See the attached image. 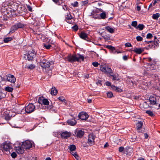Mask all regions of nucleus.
I'll use <instances>...</instances> for the list:
<instances>
[{"label": "nucleus", "instance_id": "nucleus-17", "mask_svg": "<svg viewBox=\"0 0 160 160\" xmlns=\"http://www.w3.org/2000/svg\"><path fill=\"white\" fill-rule=\"evenodd\" d=\"M75 118L73 117V118L71 119H68V120L67 122L68 123V124L71 126H74L75 125L76 123H77V121L75 120Z\"/></svg>", "mask_w": 160, "mask_h": 160}, {"label": "nucleus", "instance_id": "nucleus-44", "mask_svg": "<svg viewBox=\"0 0 160 160\" xmlns=\"http://www.w3.org/2000/svg\"><path fill=\"white\" fill-rule=\"evenodd\" d=\"M136 39L138 41H141L142 40V38L140 36H137Z\"/></svg>", "mask_w": 160, "mask_h": 160}, {"label": "nucleus", "instance_id": "nucleus-32", "mask_svg": "<svg viewBox=\"0 0 160 160\" xmlns=\"http://www.w3.org/2000/svg\"><path fill=\"white\" fill-rule=\"evenodd\" d=\"M146 113L151 117L153 116L154 115L153 112L150 110L146 111Z\"/></svg>", "mask_w": 160, "mask_h": 160}, {"label": "nucleus", "instance_id": "nucleus-47", "mask_svg": "<svg viewBox=\"0 0 160 160\" xmlns=\"http://www.w3.org/2000/svg\"><path fill=\"white\" fill-rule=\"evenodd\" d=\"M125 46L126 47H129L132 46L131 44L129 42H127L126 43Z\"/></svg>", "mask_w": 160, "mask_h": 160}, {"label": "nucleus", "instance_id": "nucleus-56", "mask_svg": "<svg viewBox=\"0 0 160 160\" xmlns=\"http://www.w3.org/2000/svg\"><path fill=\"white\" fill-rule=\"evenodd\" d=\"M144 136L145 138H147L148 137V135L146 133L144 134Z\"/></svg>", "mask_w": 160, "mask_h": 160}, {"label": "nucleus", "instance_id": "nucleus-23", "mask_svg": "<svg viewBox=\"0 0 160 160\" xmlns=\"http://www.w3.org/2000/svg\"><path fill=\"white\" fill-rule=\"evenodd\" d=\"M58 93L57 90L55 87H52L51 88L50 93L52 95H55Z\"/></svg>", "mask_w": 160, "mask_h": 160}, {"label": "nucleus", "instance_id": "nucleus-22", "mask_svg": "<svg viewBox=\"0 0 160 160\" xmlns=\"http://www.w3.org/2000/svg\"><path fill=\"white\" fill-rule=\"evenodd\" d=\"M79 36L81 38L85 40H86L88 38L87 34L84 32H81L79 34Z\"/></svg>", "mask_w": 160, "mask_h": 160}, {"label": "nucleus", "instance_id": "nucleus-6", "mask_svg": "<svg viewBox=\"0 0 160 160\" xmlns=\"http://www.w3.org/2000/svg\"><path fill=\"white\" fill-rule=\"evenodd\" d=\"M71 154L74 157L78 160L79 159V157L78 156L77 152L75 151L76 149L75 146L74 145H71L69 147Z\"/></svg>", "mask_w": 160, "mask_h": 160}, {"label": "nucleus", "instance_id": "nucleus-15", "mask_svg": "<svg viewBox=\"0 0 160 160\" xmlns=\"http://www.w3.org/2000/svg\"><path fill=\"white\" fill-rule=\"evenodd\" d=\"M3 150L6 151L7 152L9 153L10 150L12 149L11 144L9 143H5L3 145Z\"/></svg>", "mask_w": 160, "mask_h": 160}, {"label": "nucleus", "instance_id": "nucleus-12", "mask_svg": "<svg viewBox=\"0 0 160 160\" xmlns=\"http://www.w3.org/2000/svg\"><path fill=\"white\" fill-rule=\"evenodd\" d=\"M71 133L67 131H65L61 133V138L64 139H67L70 137Z\"/></svg>", "mask_w": 160, "mask_h": 160}, {"label": "nucleus", "instance_id": "nucleus-53", "mask_svg": "<svg viewBox=\"0 0 160 160\" xmlns=\"http://www.w3.org/2000/svg\"><path fill=\"white\" fill-rule=\"evenodd\" d=\"M98 5L99 6H101L102 5V2H99L98 3Z\"/></svg>", "mask_w": 160, "mask_h": 160}, {"label": "nucleus", "instance_id": "nucleus-37", "mask_svg": "<svg viewBox=\"0 0 160 160\" xmlns=\"http://www.w3.org/2000/svg\"><path fill=\"white\" fill-rule=\"evenodd\" d=\"M6 97L5 94L2 92H0V100L3 98Z\"/></svg>", "mask_w": 160, "mask_h": 160}, {"label": "nucleus", "instance_id": "nucleus-13", "mask_svg": "<svg viewBox=\"0 0 160 160\" xmlns=\"http://www.w3.org/2000/svg\"><path fill=\"white\" fill-rule=\"evenodd\" d=\"M78 116L80 119L83 120H86L88 117V115L87 113L83 112L80 113Z\"/></svg>", "mask_w": 160, "mask_h": 160}, {"label": "nucleus", "instance_id": "nucleus-55", "mask_svg": "<svg viewBox=\"0 0 160 160\" xmlns=\"http://www.w3.org/2000/svg\"><path fill=\"white\" fill-rule=\"evenodd\" d=\"M137 10L138 11H139L141 9V7L140 6H137Z\"/></svg>", "mask_w": 160, "mask_h": 160}, {"label": "nucleus", "instance_id": "nucleus-1", "mask_svg": "<svg viewBox=\"0 0 160 160\" xmlns=\"http://www.w3.org/2000/svg\"><path fill=\"white\" fill-rule=\"evenodd\" d=\"M84 58L83 56L79 54L74 55H69L67 57L68 61L70 62H73L76 61H83Z\"/></svg>", "mask_w": 160, "mask_h": 160}, {"label": "nucleus", "instance_id": "nucleus-41", "mask_svg": "<svg viewBox=\"0 0 160 160\" xmlns=\"http://www.w3.org/2000/svg\"><path fill=\"white\" fill-rule=\"evenodd\" d=\"M58 98L59 100L62 102H65L66 101L65 98L63 97H59Z\"/></svg>", "mask_w": 160, "mask_h": 160}, {"label": "nucleus", "instance_id": "nucleus-42", "mask_svg": "<svg viewBox=\"0 0 160 160\" xmlns=\"http://www.w3.org/2000/svg\"><path fill=\"white\" fill-rule=\"evenodd\" d=\"M35 66L33 64H30L27 67L28 68L30 69H32L35 68Z\"/></svg>", "mask_w": 160, "mask_h": 160}, {"label": "nucleus", "instance_id": "nucleus-59", "mask_svg": "<svg viewBox=\"0 0 160 160\" xmlns=\"http://www.w3.org/2000/svg\"><path fill=\"white\" fill-rule=\"evenodd\" d=\"M147 60L149 62H151L152 61V59L150 58H147Z\"/></svg>", "mask_w": 160, "mask_h": 160}, {"label": "nucleus", "instance_id": "nucleus-27", "mask_svg": "<svg viewBox=\"0 0 160 160\" xmlns=\"http://www.w3.org/2000/svg\"><path fill=\"white\" fill-rule=\"evenodd\" d=\"M5 90L6 91L9 92H12L13 90V88L9 86H7L5 87Z\"/></svg>", "mask_w": 160, "mask_h": 160}, {"label": "nucleus", "instance_id": "nucleus-50", "mask_svg": "<svg viewBox=\"0 0 160 160\" xmlns=\"http://www.w3.org/2000/svg\"><path fill=\"white\" fill-rule=\"evenodd\" d=\"M27 8H28V10L29 11H32V8H31V7L29 6H27Z\"/></svg>", "mask_w": 160, "mask_h": 160}, {"label": "nucleus", "instance_id": "nucleus-24", "mask_svg": "<svg viewBox=\"0 0 160 160\" xmlns=\"http://www.w3.org/2000/svg\"><path fill=\"white\" fill-rule=\"evenodd\" d=\"M143 125V123L141 121H139L137 124V130H140L142 128Z\"/></svg>", "mask_w": 160, "mask_h": 160}, {"label": "nucleus", "instance_id": "nucleus-60", "mask_svg": "<svg viewBox=\"0 0 160 160\" xmlns=\"http://www.w3.org/2000/svg\"><path fill=\"white\" fill-rule=\"evenodd\" d=\"M92 102V100L91 99H88V102L89 103H91Z\"/></svg>", "mask_w": 160, "mask_h": 160}, {"label": "nucleus", "instance_id": "nucleus-18", "mask_svg": "<svg viewBox=\"0 0 160 160\" xmlns=\"http://www.w3.org/2000/svg\"><path fill=\"white\" fill-rule=\"evenodd\" d=\"M75 134L77 137L81 138L83 135L84 132L80 130H77L75 131Z\"/></svg>", "mask_w": 160, "mask_h": 160}, {"label": "nucleus", "instance_id": "nucleus-28", "mask_svg": "<svg viewBox=\"0 0 160 160\" xmlns=\"http://www.w3.org/2000/svg\"><path fill=\"white\" fill-rule=\"evenodd\" d=\"M12 39V38L11 37H8L4 38L3 41L5 43H7L9 41H11Z\"/></svg>", "mask_w": 160, "mask_h": 160}, {"label": "nucleus", "instance_id": "nucleus-20", "mask_svg": "<svg viewBox=\"0 0 160 160\" xmlns=\"http://www.w3.org/2000/svg\"><path fill=\"white\" fill-rule=\"evenodd\" d=\"M132 51L136 53L140 54L142 53L144 49L142 48H136L132 50Z\"/></svg>", "mask_w": 160, "mask_h": 160}, {"label": "nucleus", "instance_id": "nucleus-26", "mask_svg": "<svg viewBox=\"0 0 160 160\" xmlns=\"http://www.w3.org/2000/svg\"><path fill=\"white\" fill-rule=\"evenodd\" d=\"M52 1L56 4L60 5L63 3L62 0H52Z\"/></svg>", "mask_w": 160, "mask_h": 160}, {"label": "nucleus", "instance_id": "nucleus-39", "mask_svg": "<svg viewBox=\"0 0 160 160\" xmlns=\"http://www.w3.org/2000/svg\"><path fill=\"white\" fill-rule=\"evenodd\" d=\"M153 37L152 34L151 33H148L146 36L147 39H151Z\"/></svg>", "mask_w": 160, "mask_h": 160}, {"label": "nucleus", "instance_id": "nucleus-2", "mask_svg": "<svg viewBox=\"0 0 160 160\" xmlns=\"http://www.w3.org/2000/svg\"><path fill=\"white\" fill-rule=\"evenodd\" d=\"M35 108V106L33 104L30 103L27 106L25 109H22L21 111H18V112L21 114H24L25 112L30 113L34 111Z\"/></svg>", "mask_w": 160, "mask_h": 160}, {"label": "nucleus", "instance_id": "nucleus-63", "mask_svg": "<svg viewBox=\"0 0 160 160\" xmlns=\"http://www.w3.org/2000/svg\"><path fill=\"white\" fill-rule=\"evenodd\" d=\"M45 160H51V159L50 158L48 157Z\"/></svg>", "mask_w": 160, "mask_h": 160}, {"label": "nucleus", "instance_id": "nucleus-40", "mask_svg": "<svg viewBox=\"0 0 160 160\" xmlns=\"http://www.w3.org/2000/svg\"><path fill=\"white\" fill-rule=\"evenodd\" d=\"M72 29L73 30L76 31L78 29V27L77 25H75L72 27Z\"/></svg>", "mask_w": 160, "mask_h": 160}, {"label": "nucleus", "instance_id": "nucleus-58", "mask_svg": "<svg viewBox=\"0 0 160 160\" xmlns=\"http://www.w3.org/2000/svg\"><path fill=\"white\" fill-rule=\"evenodd\" d=\"M117 77L116 76H115L113 77L112 80H115L117 79Z\"/></svg>", "mask_w": 160, "mask_h": 160}, {"label": "nucleus", "instance_id": "nucleus-45", "mask_svg": "<svg viewBox=\"0 0 160 160\" xmlns=\"http://www.w3.org/2000/svg\"><path fill=\"white\" fill-rule=\"evenodd\" d=\"M92 65L95 67H98L99 64L97 62H94L92 63Z\"/></svg>", "mask_w": 160, "mask_h": 160}, {"label": "nucleus", "instance_id": "nucleus-43", "mask_svg": "<svg viewBox=\"0 0 160 160\" xmlns=\"http://www.w3.org/2000/svg\"><path fill=\"white\" fill-rule=\"evenodd\" d=\"M106 48H108L109 49L111 50H113L115 49L114 47L112 46L111 45H108L106 47Z\"/></svg>", "mask_w": 160, "mask_h": 160}, {"label": "nucleus", "instance_id": "nucleus-5", "mask_svg": "<svg viewBox=\"0 0 160 160\" xmlns=\"http://www.w3.org/2000/svg\"><path fill=\"white\" fill-rule=\"evenodd\" d=\"M100 70L106 73L110 74L112 72L111 68L106 65H102L100 67Z\"/></svg>", "mask_w": 160, "mask_h": 160}, {"label": "nucleus", "instance_id": "nucleus-3", "mask_svg": "<svg viewBox=\"0 0 160 160\" xmlns=\"http://www.w3.org/2000/svg\"><path fill=\"white\" fill-rule=\"evenodd\" d=\"M40 65L42 68L45 69V71L47 72L46 70H48V72H50V73H51V71L49 69L50 63L49 61L45 59H43L40 62Z\"/></svg>", "mask_w": 160, "mask_h": 160}, {"label": "nucleus", "instance_id": "nucleus-4", "mask_svg": "<svg viewBox=\"0 0 160 160\" xmlns=\"http://www.w3.org/2000/svg\"><path fill=\"white\" fill-rule=\"evenodd\" d=\"M25 25L24 24L21 22L17 23L11 27L10 29V32L12 33L19 28H22L24 27Z\"/></svg>", "mask_w": 160, "mask_h": 160}, {"label": "nucleus", "instance_id": "nucleus-35", "mask_svg": "<svg viewBox=\"0 0 160 160\" xmlns=\"http://www.w3.org/2000/svg\"><path fill=\"white\" fill-rule=\"evenodd\" d=\"M78 2L77 1H76L73 3H71V5L74 7H77L78 6Z\"/></svg>", "mask_w": 160, "mask_h": 160}, {"label": "nucleus", "instance_id": "nucleus-19", "mask_svg": "<svg viewBox=\"0 0 160 160\" xmlns=\"http://www.w3.org/2000/svg\"><path fill=\"white\" fill-rule=\"evenodd\" d=\"M24 148H22V147L19 146L16 148V150L18 154H21L24 152Z\"/></svg>", "mask_w": 160, "mask_h": 160}, {"label": "nucleus", "instance_id": "nucleus-57", "mask_svg": "<svg viewBox=\"0 0 160 160\" xmlns=\"http://www.w3.org/2000/svg\"><path fill=\"white\" fill-rule=\"evenodd\" d=\"M154 2L153 3V6H155V5L156 4V3L157 2V1L156 0H154Z\"/></svg>", "mask_w": 160, "mask_h": 160}, {"label": "nucleus", "instance_id": "nucleus-61", "mask_svg": "<svg viewBox=\"0 0 160 160\" xmlns=\"http://www.w3.org/2000/svg\"><path fill=\"white\" fill-rule=\"evenodd\" d=\"M154 44L156 46H158V43L157 42H156Z\"/></svg>", "mask_w": 160, "mask_h": 160}, {"label": "nucleus", "instance_id": "nucleus-31", "mask_svg": "<svg viewBox=\"0 0 160 160\" xmlns=\"http://www.w3.org/2000/svg\"><path fill=\"white\" fill-rule=\"evenodd\" d=\"M43 47L46 49H49L51 47V45L50 44L44 43Z\"/></svg>", "mask_w": 160, "mask_h": 160}, {"label": "nucleus", "instance_id": "nucleus-36", "mask_svg": "<svg viewBox=\"0 0 160 160\" xmlns=\"http://www.w3.org/2000/svg\"><path fill=\"white\" fill-rule=\"evenodd\" d=\"M107 97L109 98H111L113 97V94L111 92H109L107 93Z\"/></svg>", "mask_w": 160, "mask_h": 160}, {"label": "nucleus", "instance_id": "nucleus-51", "mask_svg": "<svg viewBox=\"0 0 160 160\" xmlns=\"http://www.w3.org/2000/svg\"><path fill=\"white\" fill-rule=\"evenodd\" d=\"M123 59L124 60H127L128 59V57L127 56H124L123 57Z\"/></svg>", "mask_w": 160, "mask_h": 160}, {"label": "nucleus", "instance_id": "nucleus-46", "mask_svg": "<svg viewBox=\"0 0 160 160\" xmlns=\"http://www.w3.org/2000/svg\"><path fill=\"white\" fill-rule=\"evenodd\" d=\"M11 156L13 158H14L16 157L17 156V154L15 152H13L11 154Z\"/></svg>", "mask_w": 160, "mask_h": 160}, {"label": "nucleus", "instance_id": "nucleus-33", "mask_svg": "<svg viewBox=\"0 0 160 160\" xmlns=\"http://www.w3.org/2000/svg\"><path fill=\"white\" fill-rule=\"evenodd\" d=\"M11 113L12 112H9V113L7 114V116L5 117L6 119L9 120L11 117H12Z\"/></svg>", "mask_w": 160, "mask_h": 160}, {"label": "nucleus", "instance_id": "nucleus-48", "mask_svg": "<svg viewBox=\"0 0 160 160\" xmlns=\"http://www.w3.org/2000/svg\"><path fill=\"white\" fill-rule=\"evenodd\" d=\"M124 148L123 147H121L119 148V151L120 152H122L124 150Z\"/></svg>", "mask_w": 160, "mask_h": 160}, {"label": "nucleus", "instance_id": "nucleus-11", "mask_svg": "<svg viewBox=\"0 0 160 160\" xmlns=\"http://www.w3.org/2000/svg\"><path fill=\"white\" fill-rule=\"evenodd\" d=\"M35 56V52L33 50L28 51L27 55V59L28 60H32Z\"/></svg>", "mask_w": 160, "mask_h": 160}, {"label": "nucleus", "instance_id": "nucleus-64", "mask_svg": "<svg viewBox=\"0 0 160 160\" xmlns=\"http://www.w3.org/2000/svg\"><path fill=\"white\" fill-rule=\"evenodd\" d=\"M145 42H147V43L148 44L149 43H151V42H152V41H148V42L145 41Z\"/></svg>", "mask_w": 160, "mask_h": 160}, {"label": "nucleus", "instance_id": "nucleus-21", "mask_svg": "<svg viewBox=\"0 0 160 160\" xmlns=\"http://www.w3.org/2000/svg\"><path fill=\"white\" fill-rule=\"evenodd\" d=\"M72 18V17L70 13H68L66 17V21L68 23H71L72 22L71 21H70V20Z\"/></svg>", "mask_w": 160, "mask_h": 160}, {"label": "nucleus", "instance_id": "nucleus-38", "mask_svg": "<svg viewBox=\"0 0 160 160\" xmlns=\"http://www.w3.org/2000/svg\"><path fill=\"white\" fill-rule=\"evenodd\" d=\"M131 25L135 27L136 28L137 27V22L136 21H132V24H131Z\"/></svg>", "mask_w": 160, "mask_h": 160}, {"label": "nucleus", "instance_id": "nucleus-10", "mask_svg": "<svg viewBox=\"0 0 160 160\" xmlns=\"http://www.w3.org/2000/svg\"><path fill=\"white\" fill-rule=\"evenodd\" d=\"M7 80L12 83H14L16 81V78L14 75L9 74L6 76Z\"/></svg>", "mask_w": 160, "mask_h": 160}, {"label": "nucleus", "instance_id": "nucleus-8", "mask_svg": "<svg viewBox=\"0 0 160 160\" xmlns=\"http://www.w3.org/2000/svg\"><path fill=\"white\" fill-rule=\"evenodd\" d=\"M158 97L157 96H150L149 98L150 104L152 105H157L158 103L157 102V99H158Z\"/></svg>", "mask_w": 160, "mask_h": 160}, {"label": "nucleus", "instance_id": "nucleus-9", "mask_svg": "<svg viewBox=\"0 0 160 160\" xmlns=\"http://www.w3.org/2000/svg\"><path fill=\"white\" fill-rule=\"evenodd\" d=\"M106 84L107 86H111L112 89L116 92H121L122 91V89L120 88L117 87L114 85H111V83L110 82L108 81L106 82Z\"/></svg>", "mask_w": 160, "mask_h": 160}, {"label": "nucleus", "instance_id": "nucleus-52", "mask_svg": "<svg viewBox=\"0 0 160 160\" xmlns=\"http://www.w3.org/2000/svg\"><path fill=\"white\" fill-rule=\"evenodd\" d=\"M96 84L98 85H101V81H100V80L98 81V82L96 83Z\"/></svg>", "mask_w": 160, "mask_h": 160}, {"label": "nucleus", "instance_id": "nucleus-49", "mask_svg": "<svg viewBox=\"0 0 160 160\" xmlns=\"http://www.w3.org/2000/svg\"><path fill=\"white\" fill-rule=\"evenodd\" d=\"M62 8L64 10H67L68 9V8L67 6L66 5H64L63 6Z\"/></svg>", "mask_w": 160, "mask_h": 160}, {"label": "nucleus", "instance_id": "nucleus-54", "mask_svg": "<svg viewBox=\"0 0 160 160\" xmlns=\"http://www.w3.org/2000/svg\"><path fill=\"white\" fill-rule=\"evenodd\" d=\"M85 78H88L89 77V75L88 74H87L84 75Z\"/></svg>", "mask_w": 160, "mask_h": 160}, {"label": "nucleus", "instance_id": "nucleus-29", "mask_svg": "<svg viewBox=\"0 0 160 160\" xmlns=\"http://www.w3.org/2000/svg\"><path fill=\"white\" fill-rule=\"evenodd\" d=\"M160 17V14L159 13H156L153 15L152 17L153 19H157Z\"/></svg>", "mask_w": 160, "mask_h": 160}, {"label": "nucleus", "instance_id": "nucleus-14", "mask_svg": "<svg viewBox=\"0 0 160 160\" xmlns=\"http://www.w3.org/2000/svg\"><path fill=\"white\" fill-rule=\"evenodd\" d=\"M95 136L92 134H90L89 135L88 143L90 145H92L94 143Z\"/></svg>", "mask_w": 160, "mask_h": 160}, {"label": "nucleus", "instance_id": "nucleus-16", "mask_svg": "<svg viewBox=\"0 0 160 160\" xmlns=\"http://www.w3.org/2000/svg\"><path fill=\"white\" fill-rule=\"evenodd\" d=\"M38 102L41 104H43L46 105H48L49 102L47 99L44 98H39L38 100Z\"/></svg>", "mask_w": 160, "mask_h": 160}, {"label": "nucleus", "instance_id": "nucleus-25", "mask_svg": "<svg viewBox=\"0 0 160 160\" xmlns=\"http://www.w3.org/2000/svg\"><path fill=\"white\" fill-rule=\"evenodd\" d=\"M105 28L108 32L110 33H112L114 32L113 29L109 26H106Z\"/></svg>", "mask_w": 160, "mask_h": 160}, {"label": "nucleus", "instance_id": "nucleus-30", "mask_svg": "<svg viewBox=\"0 0 160 160\" xmlns=\"http://www.w3.org/2000/svg\"><path fill=\"white\" fill-rule=\"evenodd\" d=\"M144 27V25L141 24H139L136 28L137 29H138L140 30H142Z\"/></svg>", "mask_w": 160, "mask_h": 160}, {"label": "nucleus", "instance_id": "nucleus-7", "mask_svg": "<svg viewBox=\"0 0 160 160\" xmlns=\"http://www.w3.org/2000/svg\"><path fill=\"white\" fill-rule=\"evenodd\" d=\"M32 142L29 140H26L22 142V146L26 149H29L32 146Z\"/></svg>", "mask_w": 160, "mask_h": 160}, {"label": "nucleus", "instance_id": "nucleus-62", "mask_svg": "<svg viewBox=\"0 0 160 160\" xmlns=\"http://www.w3.org/2000/svg\"><path fill=\"white\" fill-rule=\"evenodd\" d=\"M108 145V144L107 143H106L104 145V147L106 148L107 147Z\"/></svg>", "mask_w": 160, "mask_h": 160}, {"label": "nucleus", "instance_id": "nucleus-34", "mask_svg": "<svg viewBox=\"0 0 160 160\" xmlns=\"http://www.w3.org/2000/svg\"><path fill=\"white\" fill-rule=\"evenodd\" d=\"M101 18L102 19H104L106 17V14L105 12H103L100 14Z\"/></svg>", "mask_w": 160, "mask_h": 160}]
</instances>
